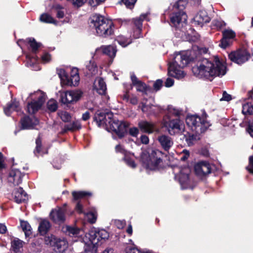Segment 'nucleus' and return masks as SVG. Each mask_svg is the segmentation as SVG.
<instances>
[{
	"instance_id": "46",
	"label": "nucleus",
	"mask_w": 253,
	"mask_h": 253,
	"mask_svg": "<svg viewBox=\"0 0 253 253\" xmlns=\"http://www.w3.org/2000/svg\"><path fill=\"white\" fill-rule=\"evenodd\" d=\"M212 24L218 29H221L226 26L224 21L221 20L214 19L212 21Z\"/></svg>"
},
{
	"instance_id": "36",
	"label": "nucleus",
	"mask_w": 253,
	"mask_h": 253,
	"mask_svg": "<svg viewBox=\"0 0 253 253\" xmlns=\"http://www.w3.org/2000/svg\"><path fill=\"white\" fill-rule=\"evenodd\" d=\"M41 21L46 23H52L57 25V22L49 14L44 13L42 14L40 18Z\"/></svg>"
},
{
	"instance_id": "1",
	"label": "nucleus",
	"mask_w": 253,
	"mask_h": 253,
	"mask_svg": "<svg viewBox=\"0 0 253 253\" xmlns=\"http://www.w3.org/2000/svg\"><path fill=\"white\" fill-rule=\"evenodd\" d=\"M197 60V65L192 68V72L199 78L210 79L211 77L223 76L226 73V67L218 58L211 60L199 57Z\"/></svg>"
},
{
	"instance_id": "23",
	"label": "nucleus",
	"mask_w": 253,
	"mask_h": 253,
	"mask_svg": "<svg viewBox=\"0 0 253 253\" xmlns=\"http://www.w3.org/2000/svg\"><path fill=\"white\" fill-rule=\"evenodd\" d=\"M93 89L100 95L106 93L107 87L103 78L99 77L96 79L93 85Z\"/></svg>"
},
{
	"instance_id": "20",
	"label": "nucleus",
	"mask_w": 253,
	"mask_h": 253,
	"mask_svg": "<svg viewBox=\"0 0 253 253\" xmlns=\"http://www.w3.org/2000/svg\"><path fill=\"white\" fill-rule=\"evenodd\" d=\"M157 139L165 151L168 152L173 144L172 138L165 134L159 135Z\"/></svg>"
},
{
	"instance_id": "57",
	"label": "nucleus",
	"mask_w": 253,
	"mask_h": 253,
	"mask_svg": "<svg viewBox=\"0 0 253 253\" xmlns=\"http://www.w3.org/2000/svg\"><path fill=\"white\" fill-rule=\"evenodd\" d=\"M126 253H152V252L150 250L141 252L137 248H131Z\"/></svg>"
},
{
	"instance_id": "58",
	"label": "nucleus",
	"mask_w": 253,
	"mask_h": 253,
	"mask_svg": "<svg viewBox=\"0 0 253 253\" xmlns=\"http://www.w3.org/2000/svg\"><path fill=\"white\" fill-rule=\"evenodd\" d=\"M232 100V96L230 94H228L226 91H224L222 93V97L220 98V101H229Z\"/></svg>"
},
{
	"instance_id": "51",
	"label": "nucleus",
	"mask_w": 253,
	"mask_h": 253,
	"mask_svg": "<svg viewBox=\"0 0 253 253\" xmlns=\"http://www.w3.org/2000/svg\"><path fill=\"white\" fill-rule=\"evenodd\" d=\"M72 2V4L77 7H81L85 2L84 0H67Z\"/></svg>"
},
{
	"instance_id": "12",
	"label": "nucleus",
	"mask_w": 253,
	"mask_h": 253,
	"mask_svg": "<svg viewBox=\"0 0 253 253\" xmlns=\"http://www.w3.org/2000/svg\"><path fill=\"white\" fill-rule=\"evenodd\" d=\"M228 57L232 62L241 65L249 60L250 55L246 50H239L231 52Z\"/></svg>"
},
{
	"instance_id": "31",
	"label": "nucleus",
	"mask_w": 253,
	"mask_h": 253,
	"mask_svg": "<svg viewBox=\"0 0 253 253\" xmlns=\"http://www.w3.org/2000/svg\"><path fill=\"white\" fill-rule=\"evenodd\" d=\"M72 194L74 201H77L80 199L92 195L91 192L84 191H74L72 192Z\"/></svg>"
},
{
	"instance_id": "22",
	"label": "nucleus",
	"mask_w": 253,
	"mask_h": 253,
	"mask_svg": "<svg viewBox=\"0 0 253 253\" xmlns=\"http://www.w3.org/2000/svg\"><path fill=\"white\" fill-rule=\"evenodd\" d=\"M186 13L184 12L181 11L173 13L170 16V22L171 24L175 27L176 30L177 32L178 31H180V30L179 29V27L178 26L180 25L182 18H183L184 21H186Z\"/></svg>"
},
{
	"instance_id": "38",
	"label": "nucleus",
	"mask_w": 253,
	"mask_h": 253,
	"mask_svg": "<svg viewBox=\"0 0 253 253\" xmlns=\"http://www.w3.org/2000/svg\"><path fill=\"white\" fill-rule=\"evenodd\" d=\"M36 146L34 151V153L36 156L38 157V154L42 152V140L40 136L36 139Z\"/></svg>"
},
{
	"instance_id": "49",
	"label": "nucleus",
	"mask_w": 253,
	"mask_h": 253,
	"mask_svg": "<svg viewBox=\"0 0 253 253\" xmlns=\"http://www.w3.org/2000/svg\"><path fill=\"white\" fill-rule=\"evenodd\" d=\"M163 81L162 79L157 80L153 84V88L155 91L160 90L162 87Z\"/></svg>"
},
{
	"instance_id": "53",
	"label": "nucleus",
	"mask_w": 253,
	"mask_h": 253,
	"mask_svg": "<svg viewBox=\"0 0 253 253\" xmlns=\"http://www.w3.org/2000/svg\"><path fill=\"white\" fill-rule=\"evenodd\" d=\"M105 0H88L89 4L92 7H96L102 4Z\"/></svg>"
},
{
	"instance_id": "45",
	"label": "nucleus",
	"mask_w": 253,
	"mask_h": 253,
	"mask_svg": "<svg viewBox=\"0 0 253 253\" xmlns=\"http://www.w3.org/2000/svg\"><path fill=\"white\" fill-rule=\"evenodd\" d=\"M188 0H178L174 4V7L180 10L184 9L187 4Z\"/></svg>"
},
{
	"instance_id": "15",
	"label": "nucleus",
	"mask_w": 253,
	"mask_h": 253,
	"mask_svg": "<svg viewBox=\"0 0 253 253\" xmlns=\"http://www.w3.org/2000/svg\"><path fill=\"white\" fill-rule=\"evenodd\" d=\"M24 172H21L19 169H12L10 171L8 181L14 185H18L22 182V178L25 175Z\"/></svg>"
},
{
	"instance_id": "32",
	"label": "nucleus",
	"mask_w": 253,
	"mask_h": 253,
	"mask_svg": "<svg viewBox=\"0 0 253 253\" xmlns=\"http://www.w3.org/2000/svg\"><path fill=\"white\" fill-rule=\"evenodd\" d=\"M116 41L122 47H126L132 42V39L130 38L120 35L117 38Z\"/></svg>"
},
{
	"instance_id": "2",
	"label": "nucleus",
	"mask_w": 253,
	"mask_h": 253,
	"mask_svg": "<svg viewBox=\"0 0 253 253\" xmlns=\"http://www.w3.org/2000/svg\"><path fill=\"white\" fill-rule=\"evenodd\" d=\"M111 112H100L97 113L93 117L98 126L105 125L108 131L114 132L119 138H122L126 133L127 125L123 122H120L113 118Z\"/></svg>"
},
{
	"instance_id": "37",
	"label": "nucleus",
	"mask_w": 253,
	"mask_h": 253,
	"mask_svg": "<svg viewBox=\"0 0 253 253\" xmlns=\"http://www.w3.org/2000/svg\"><path fill=\"white\" fill-rule=\"evenodd\" d=\"M58 115L64 122H69L71 119V116L70 114L66 111H59L58 112Z\"/></svg>"
},
{
	"instance_id": "11",
	"label": "nucleus",
	"mask_w": 253,
	"mask_h": 253,
	"mask_svg": "<svg viewBox=\"0 0 253 253\" xmlns=\"http://www.w3.org/2000/svg\"><path fill=\"white\" fill-rule=\"evenodd\" d=\"M194 170L197 175L204 176L217 171L216 167L206 161H201L196 163L194 166Z\"/></svg>"
},
{
	"instance_id": "4",
	"label": "nucleus",
	"mask_w": 253,
	"mask_h": 253,
	"mask_svg": "<svg viewBox=\"0 0 253 253\" xmlns=\"http://www.w3.org/2000/svg\"><path fill=\"white\" fill-rule=\"evenodd\" d=\"M195 59L189 52H175L173 61L169 64L168 75L177 79L184 77L185 74L180 69L185 67Z\"/></svg>"
},
{
	"instance_id": "17",
	"label": "nucleus",
	"mask_w": 253,
	"mask_h": 253,
	"mask_svg": "<svg viewBox=\"0 0 253 253\" xmlns=\"http://www.w3.org/2000/svg\"><path fill=\"white\" fill-rule=\"evenodd\" d=\"M12 195L14 201L17 204L25 203L28 200V195L21 187L14 188L12 192Z\"/></svg>"
},
{
	"instance_id": "28",
	"label": "nucleus",
	"mask_w": 253,
	"mask_h": 253,
	"mask_svg": "<svg viewBox=\"0 0 253 253\" xmlns=\"http://www.w3.org/2000/svg\"><path fill=\"white\" fill-rule=\"evenodd\" d=\"M51 227V224L47 219H42L39 224L38 231L41 235H44L49 231Z\"/></svg>"
},
{
	"instance_id": "13",
	"label": "nucleus",
	"mask_w": 253,
	"mask_h": 253,
	"mask_svg": "<svg viewBox=\"0 0 253 253\" xmlns=\"http://www.w3.org/2000/svg\"><path fill=\"white\" fill-rule=\"evenodd\" d=\"M167 127L169 133L171 135L179 133L183 129V123L179 119L169 120L168 123Z\"/></svg>"
},
{
	"instance_id": "59",
	"label": "nucleus",
	"mask_w": 253,
	"mask_h": 253,
	"mask_svg": "<svg viewBox=\"0 0 253 253\" xmlns=\"http://www.w3.org/2000/svg\"><path fill=\"white\" fill-rule=\"evenodd\" d=\"M140 143L147 145L149 143V138L148 136L145 134H142L140 137Z\"/></svg>"
},
{
	"instance_id": "9",
	"label": "nucleus",
	"mask_w": 253,
	"mask_h": 253,
	"mask_svg": "<svg viewBox=\"0 0 253 253\" xmlns=\"http://www.w3.org/2000/svg\"><path fill=\"white\" fill-rule=\"evenodd\" d=\"M83 94V91L80 90L63 91L60 93V101L62 104L66 105L67 107H69L70 105L78 101Z\"/></svg>"
},
{
	"instance_id": "8",
	"label": "nucleus",
	"mask_w": 253,
	"mask_h": 253,
	"mask_svg": "<svg viewBox=\"0 0 253 253\" xmlns=\"http://www.w3.org/2000/svg\"><path fill=\"white\" fill-rule=\"evenodd\" d=\"M45 242L54 247V250L59 253L64 252L68 247V241L65 238L57 237L53 235L45 236Z\"/></svg>"
},
{
	"instance_id": "56",
	"label": "nucleus",
	"mask_w": 253,
	"mask_h": 253,
	"mask_svg": "<svg viewBox=\"0 0 253 253\" xmlns=\"http://www.w3.org/2000/svg\"><path fill=\"white\" fill-rule=\"evenodd\" d=\"M246 169L250 173L253 174V156H251L249 157V165L246 168Z\"/></svg>"
},
{
	"instance_id": "19",
	"label": "nucleus",
	"mask_w": 253,
	"mask_h": 253,
	"mask_svg": "<svg viewBox=\"0 0 253 253\" xmlns=\"http://www.w3.org/2000/svg\"><path fill=\"white\" fill-rule=\"evenodd\" d=\"M193 20L195 24L202 27L205 23L210 22L211 18L206 10H201L194 17Z\"/></svg>"
},
{
	"instance_id": "63",
	"label": "nucleus",
	"mask_w": 253,
	"mask_h": 253,
	"mask_svg": "<svg viewBox=\"0 0 253 253\" xmlns=\"http://www.w3.org/2000/svg\"><path fill=\"white\" fill-rule=\"evenodd\" d=\"M130 78L132 82V84L134 86L135 84H138L141 81L137 79V78L134 73H132L131 74Z\"/></svg>"
},
{
	"instance_id": "6",
	"label": "nucleus",
	"mask_w": 253,
	"mask_h": 253,
	"mask_svg": "<svg viewBox=\"0 0 253 253\" xmlns=\"http://www.w3.org/2000/svg\"><path fill=\"white\" fill-rule=\"evenodd\" d=\"M90 24V26L95 29L98 36L107 38L114 33V26L112 21L101 15L95 14L92 15Z\"/></svg>"
},
{
	"instance_id": "64",
	"label": "nucleus",
	"mask_w": 253,
	"mask_h": 253,
	"mask_svg": "<svg viewBox=\"0 0 253 253\" xmlns=\"http://www.w3.org/2000/svg\"><path fill=\"white\" fill-rule=\"evenodd\" d=\"M173 84L174 80L170 78H167L165 83V85L167 87H171L173 85Z\"/></svg>"
},
{
	"instance_id": "50",
	"label": "nucleus",
	"mask_w": 253,
	"mask_h": 253,
	"mask_svg": "<svg viewBox=\"0 0 253 253\" xmlns=\"http://www.w3.org/2000/svg\"><path fill=\"white\" fill-rule=\"evenodd\" d=\"M115 151L116 153H120L123 154L124 156H127V151L121 144H118L116 146Z\"/></svg>"
},
{
	"instance_id": "40",
	"label": "nucleus",
	"mask_w": 253,
	"mask_h": 253,
	"mask_svg": "<svg viewBox=\"0 0 253 253\" xmlns=\"http://www.w3.org/2000/svg\"><path fill=\"white\" fill-rule=\"evenodd\" d=\"M57 74L60 79L61 83L64 84L68 76L65 70L63 69H57Z\"/></svg>"
},
{
	"instance_id": "21",
	"label": "nucleus",
	"mask_w": 253,
	"mask_h": 253,
	"mask_svg": "<svg viewBox=\"0 0 253 253\" xmlns=\"http://www.w3.org/2000/svg\"><path fill=\"white\" fill-rule=\"evenodd\" d=\"M138 126L143 133L151 134L156 129L155 124L154 123L147 121H141L138 123Z\"/></svg>"
},
{
	"instance_id": "54",
	"label": "nucleus",
	"mask_w": 253,
	"mask_h": 253,
	"mask_svg": "<svg viewBox=\"0 0 253 253\" xmlns=\"http://www.w3.org/2000/svg\"><path fill=\"white\" fill-rule=\"evenodd\" d=\"M132 88L131 85H130V89H126V90L124 92V94L121 95V98L126 102H128L129 100V90Z\"/></svg>"
},
{
	"instance_id": "5",
	"label": "nucleus",
	"mask_w": 253,
	"mask_h": 253,
	"mask_svg": "<svg viewBox=\"0 0 253 253\" xmlns=\"http://www.w3.org/2000/svg\"><path fill=\"white\" fill-rule=\"evenodd\" d=\"M85 238L89 239L88 242H85L84 247L85 253H96L97 246L99 242L101 244L103 242L107 240L109 237V233L103 229L95 227L91 228L87 233H86Z\"/></svg>"
},
{
	"instance_id": "34",
	"label": "nucleus",
	"mask_w": 253,
	"mask_h": 253,
	"mask_svg": "<svg viewBox=\"0 0 253 253\" xmlns=\"http://www.w3.org/2000/svg\"><path fill=\"white\" fill-rule=\"evenodd\" d=\"M242 113L244 115H253V102L243 104Z\"/></svg>"
},
{
	"instance_id": "47",
	"label": "nucleus",
	"mask_w": 253,
	"mask_h": 253,
	"mask_svg": "<svg viewBox=\"0 0 253 253\" xmlns=\"http://www.w3.org/2000/svg\"><path fill=\"white\" fill-rule=\"evenodd\" d=\"M137 0H121L127 8L132 9L133 8Z\"/></svg>"
},
{
	"instance_id": "7",
	"label": "nucleus",
	"mask_w": 253,
	"mask_h": 253,
	"mask_svg": "<svg viewBox=\"0 0 253 253\" xmlns=\"http://www.w3.org/2000/svg\"><path fill=\"white\" fill-rule=\"evenodd\" d=\"M164 154L159 150L152 149L148 152H142L141 160L143 166L148 169L155 170L162 162Z\"/></svg>"
},
{
	"instance_id": "14",
	"label": "nucleus",
	"mask_w": 253,
	"mask_h": 253,
	"mask_svg": "<svg viewBox=\"0 0 253 253\" xmlns=\"http://www.w3.org/2000/svg\"><path fill=\"white\" fill-rule=\"evenodd\" d=\"M21 129H32L39 124V120L33 116H25L20 120Z\"/></svg>"
},
{
	"instance_id": "3",
	"label": "nucleus",
	"mask_w": 253,
	"mask_h": 253,
	"mask_svg": "<svg viewBox=\"0 0 253 253\" xmlns=\"http://www.w3.org/2000/svg\"><path fill=\"white\" fill-rule=\"evenodd\" d=\"M186 123L192 130L196 133L193 134L187 132L184 134L185 141L188 146L192 145L195 142L199 139V135L205 132L211 126L210 123L206 120V118H202L197 115L187 116Z\"/></svg>"
},
{
	"instance_id": "62",
	"label": "nucleus",
	"mask_w": 253,
	"mask_h": 253,
	"mask_svg": "<svg viewBox=\"0 0 253 253\" xmlns=\"http://www.w3.org/2000/svg\"><path fill=\"white\" fill-rule=\"evenodd\" d=\"M115 223L116 226L119 229H122L124 228L126 224V222L125 220H116L115 221Z\"/></svg>"
},
{
	"instance_id": "48",
	"label": "nucleus",
	"mask_w": 253,
	"mask_h": 253,
	"mask_svg": "<svg viewBox=\"0 0 253 253\" xmlns=\"http://www.w3.org/2000/svg\"><path fill=\"white\" fill-rule=\"evenodd\" d=\"M123 160L125 161L126 163L130 167L135 168L136 166L135 162L132 159L129 158L127 156H124Z\"/></svg>"
},
{
	"instance_id": "61",
	"label": "nucleus",
	"mask_w": 253,
	"mask_h": 253,
	"mask_svg": "<svg viewBox=\"0 0 253 253\" xmlns=\"http://www.w3.org/2000/svg\"><path fill=\"white\" fill-rule=\"evenodd\" d=\"M41 59L42 61L45 63L51 60V56L48 53L45 52L41 56Z\"/></svg>"
},
{
	"instance_id": "35",
	"label": "nucleus",
	"mask_w": 253,
	"mask_h": 253,
	"mask_svg": "<svg viewBox=\"0 0 253 253\" xmlns=\"http://www.w3.org/2000/svg\"><path fill=\"white\" fill-rule=\"evenodd\" d=\"M20 226L25 233L26 237H29L32 234V228L28 221H21Z\"/></svg>"
},
{
	"instance_id": "18",
	"label": "nucleus",
	"mask_w": 253,
	"mask_h": 253,
	"mask_svg": "<svg viewBox=\"0 0 253 253\" xmlns=\"http://www.w3.org/2000/svg\"><path fill=\"white\" fill-rule=\"evenodd\" d=\"M117 51L116 46L109 45L107 46H102L97 48L95 50V54L102 53L103 54L108 56L112 59H113L116 54Z\"/></svg>"
},
{
	"instance_id": "27",
	"label": "nucleus",
	"mask_w": 253,
	"mask_h": 253,
	"mask_svg": "<svg viewBox=\"0 0 253 253\" xmlns=\"http://www.w3.org/2000/svg\"><path fill=\"white\" fill-rule=\"evenodd\" d=\"M19 102L16 101H11L7 104L6 106L3 108L4 114L7 116H10L13 111H18Z\"/></svg>"
},
{
	"instance_id": "16",
	"label": "nucleus",
	"mask_w": 253,
	"mask_h": 253,
	"mask_svg": "<svg viewBox=\"0 0 253 253\" xmlns=\"http://www.w3.org/2000/svg\"><path fill=\"white\" fill-rule=\"evenodd\" d=\"M235 33L231 30H225L222 32V38L220 40L219 46L225 49L231 44V40L235 38Z\"/></svg>"
},
{
	"instance_id": "30",
	"label": "nucleus",
	"mask_w": 253,
	"mask_h": 253,
	"mask_svg": "<svg viewBox=\"0 0 253 253\" xmlns=\"http://www.w3.org/2000/svg\"><path fill=\"white\" fill-rule=\"evenodd\" d=\"M86 69L88 71V74L95 75L98 70L97 66L94 61L89 60L85 63Z\"/></svg>"
},
{
	"instance_id": "24",
	"label": "nucleus",
	"mask_w": 253,
	"mask_h": 253,
	"mask_svg": "<svg viewBox=\"0 0 253 253\" xmlns=\"http://www.w3.org/2000/svg\"><path fill=\"white\" fill-rule=\"evenodd\" d=\"M49 216L50 219L55 223H61L65 220V214L61 210H52Z\"/></svg>"
},
{
	"instance_id": "60",
	"label": "nucleus",
	"mask_w": 253,
	"mask_h": 253,
	"mask_svg": "<svg viewBox=\"0 0 253 253\" xmlns=\"http://www.w3.org/2000/svg\"><path fill=\"white\" fill-rule=\"evenodd\" d=\"M246 129L251 136L253 137V121L249 123Z\"/></svg>"
},
{
	"instance_id": "25",
	"label": "nucleus",
	"mask_w": 253,
	"mask_h": 253,
	"mask_svg": "<svg viewBox=\"0 0 253 253\" xmlns=\"http://www.w3.org/2000/svg\"><path fill=\"white\" fill-rule=\"evenodd\" d=\"M80 81V77L77 69L72 70L70 76H68V79L65 81L64 84L68 86L78 85Z\"/></svg>"
},
{
	"instance_id": "55",
	"label": "nucleus",
	"mask_w": 253,
	"mask_h": 253,
	"mask_svg": "<svg viewBox=\"0 0 253 253\" xmlns=\"http://www.w3.org/2000/svg\"><path fill=\"white\" fill-rule=\"evenodd\" d=\"M139 131V129L136 127H130L129 129V133L133 137H137Z\"/></svg>"
},
{
	"instance_id": "39",
	"label": "nucleus",
	"mask_w": 253,
	"mask_h": 253,
	"mask_svg": "<svg viewBox=\"0 0 253 253\" xmlns=\"http://www.w3.org/2000/svg\"><path fill=\"white\" fill-rule=\"evenodd\" d=\"M134 86L136 87V90L137 91L141 92L145 94L147 93V92L148 91L149 88V87L142 81H140L138 84H135Z\"/></svg>"
},
{
	"instance_id": "41",
	"label": "nucleus",
	"mask_w": 253,
	"mask_h": 253,
	"mask_svg": "<svg viewBox=\"0 0 253 253\" xmlns=\"http://www.w3.org/2000/svg\"><path fill=\"white\" fill-rule=\"evenodd\" d=\"M23 247V241L18 239H14L11 242V247L13 251L16 252Z\"/></svg>"
},
{
	"instance_id": "10",
	"label": "nucleus",
	"mask_w": 253,
	"mask_h": 253,
	"mask_svg": "<svg viewBox=\"0 0 253 253\" xmlns=\"http://www.w3.org/2000/svg\"><path fill=\"white\" fill-rule=\"evenodd\" d=\"M36 94L37 100H33L31 102L28 103L27 108V111L29 114H34L41 109L45 101V94L39 90L33 93H30L29 96L33 94Z\"/></svg>"
},
{
	"instance_id": "33",
	"label": "nucleus",
	"mask_w": 253,
	"mask_h": 253,
	"mask_svg": "<svg viewBox=\"0 0 253 253\" xmlns=\"http://www.w3.org/2000/svg\"><path fill=\"white\" fill-rule=\"evenodd\" d=\"M28 40L30 43V46L32 49V53L34 54H36L38 50V49L42 45V43L41 42H37L33 38H28Z\"/></svg>"
},
{
	"instance_id": "29",
	"label": "nucleus",
	"mask_w": 253,
	"mask_h": 253,
	"mask_svg": "<svg viewBox=\"0 0 253 253\" xmlns=\"http://www.w3.org/2000/svg\"><path fill=\"white\" fill-rule=\"evenodd\" d=\"M82 128L80 122L78 121H74L72 123L65 125L62 129V133H66L68 131L79 130Z\"/></svg>"
},
{
	"instance_id": "43",
	"label": "nucleus",
	"mask_w": 253,
	"mask_h": 253,
	"mask_svg": "<svg viewBox=\"0 0 253 253\" xmlns=\"http://www.w3.org/2000/svg\"><path fill=\"white\" fill-rule=\"evenodd\" d=\"M47 108L51 112H55L58 108L57 102L55 100H49L47 103Z\"/></svg>"
},
{
	"instance_id": "26",
	"label": "nucleus",
	"mask_w": 253,
	"mask_h": 253,
	"mask_svg": "<svg viewBox=\"0 0 253 253\" xmlns=\"http://www.w3.org/2000/svg\"><path fill=\"white\" fill-rule=\"evenodd\" d=\"M63 231L66 235L72 237H79L82 236L83 233V230L79 228L68 225L63 228Z\"/></svg>"
},
{
	"instance_id": "44",
	"label": "nucleus",
	"mask_w": 253,
	"mask_h": 253,
	"mask_svg": "<svg viewBox=\"0 0 253 253\" xmlns=\"http://www.w3.org/2000/svg\"><path fill=\"white\" fill-rule=\"evenodd\" d=\"M133 21L135 28H136V32L140 33L142 30V20L138 17L133 19Z\"/></svg>"
},
{
	"instance_id": "52",
	"label": "nucleus",
	"mask_w": 253,
	"mask_h": 253,
	"mask_svg": "<svg viewBox=\"0 0 253 253\" xmlns=\"http://www.w3.org/2000/svg\"><path fill=\"white\" fill-rule=\"evenodd\" d=\"M105 0H88L89 4L92 7H96L102 4Z\"/></svg>"
},
{
	"instance_id": "42",
	"label": "nucleus",
	"mask_w": 253,
	"mask_h": 253,
	"mask_svg": "<svg viewBox=\"0 0 253 253\" xmlns=\"http://www.w3.org/2000/svg\"><path fill=\"white\" fill-rule=\"evenodd\" d=\"M85 216L87 220L90 223L92 224L96 222L97 219V214L95 211H89L85 214Z\"/></svg>"
}]
</instances>
